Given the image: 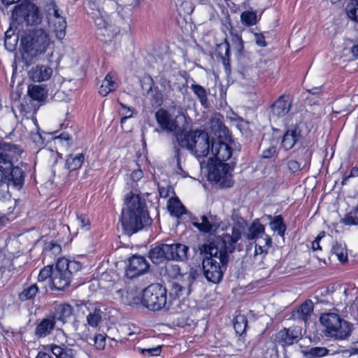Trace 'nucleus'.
I'll return each mask as SVG.
<instances>
[{"label": "nucleus", "mask_w": 358, "mask_h": 358, "mask_svg": "<svg viewBox=\"0 0 358 358\" xmlns=\"http://www.w3.org/2000/svg\"><path fill=\"white\" fill-rule=\"evenodd\" d=\"M241 238L238 229H231V233H227L217 238L209 244L201 246V252L209 255L203 259L202 266L206 278L211 282L217 283L222 278L223 267L229 261V255L235 249V243Z\"/></svg>", "instance_id": "obj_1"}, {"label": "nucleus", "mask_w": 358, "mask_h": 358, "mask_svg": "<svg viewBox=\"0 0 358 358\" xmlns=\"http://www.w3.org/2000/svg\"><path fill=\"white\" fill-rule=\"evenodd\" d=\"M121 223L124 230L133 234L150 224L145 204L138 194L129 192L124 199L122 207Z\"/></svg>", "instance_id": "obj_2"}, {"label": "nucleus", "mask_w": 358, "mask_h": 358, "mask_svg": "<svg viewBox=\"0 0 358 358\" xmlns=\"http://www.w3.org/2000/svg\"><path fill=\"white\" fill-rule=\"evenodd\" d=\"M52 44L48 30L43 27L29 29L20 38L22 55L25 59L41 57L52 49Z\"/></svg>", "instance_id": "obj_3"}, {"label": "nucleus", "mask_w": 358, "mask_h": 358, "mask_svg": "<svg viewBox=\"0 0 358 358\" xmlns=\"http://www.w3.org/2000/svg\"><path fill=\"white\" fill-rule=\"evenodd\" d=\"M176 141L180 147L189 150L197 158L210 154L211 143L206 132L196 130L178 133Z\"/></svg>", "instance_id": "obj_4"}, {"label": "nucleus", "mask_w": 358, "mask_h": 358, "mask_svg": "<svg viewBox=\"0 0 358 358\" xmlns=\"http://www.w3.org/2000/svg\"><path fill=\"white\" fill-rule=\"evenodd\" d=\"M189 248L183 244H162L156 246L150 251V258L155 264L164 260H175L183 262L188 258Z\"/></svg>", "instance_id": "obj_5"}, {"label": "nucleus", "mask_w": 358, "mask_h": 358, "mask_svg": "<svg viewBox=\"0 0 358 358\" xmlns=\"http://www.w3.org/2000/svg\"><path fill=\"white\" fill-rule=\"evenodd\" d=\"M320 321L325 328V334L330 337L343 340L351 334L352 325L336 313H324L320 316Z\"/></svg>", "instance_id": "obj_6"}, {"label": "nucleus", "mask_w": 358, "mask_h": 358, "mask_svg": "<svg viewBox=\"0 0 358 358\" xmlns=\"http://www.w3.org/2000/svg\"><path fill=\"white\" fill-rule=\"evenodd\" d=\"M13 25L25 23L27 26H37L43 20V15L34 3L27 1L16 6L12 13Z\"/></svg>", "instance_id": "obj_7"}, {"label": "nucleus", "mask_w": 358, "mask_h": 358, "mask_svg": "<svg viewBox=\"0 0 358 358\" xmlns=\"http://www.w3.org/2000/svg\"><path fill=\"white\" fill-rule=\"evenodd\" d=\"M155 117L162 129L174 132L176 136L178 133L185 132L187 129V119L182 112L173 115L166 110L159 109L156 112Z\"/></svg>", "instance_id": "obj_8"}, {"label": "nucleus", "mask_w": 358, "mask_h": 358, "mask_svg": "<svg viewBox=\"0 0 358 358\" xmlns=\"http://www.w3.org/2000/svg\"><path fill=\"white\" fill-rule=\"evenodd\" d=\"M166 289L159 284L146 287L142 293L141 303L152 310H159L166 304Z\"/></svg>", "instance_id": "obj_9"}, {"label": "nucleus", "mask_w": 358, "mask_h": 358, "mask_svg": "<svg viewBox=\"0 0 358 358\" xmlns=\"http://www.w3.org/2000/svg\"><path fill=\"white\" fill-rule=\"evenodd\" d=\"M208 169L209 180L214 181L223 187H229L233 185L231 169L229 164L215 162L213 158H209Z\"/></svg>", "instance_id": "obj_10"}, {"label": "nucleus", "mask_w": 358, "mask_h": 358, "mask_svg": "<svg viewBox=\"0 0 358 358\" xmlns=\"http://www.w3.org/2000/svg\"><path fill=\"white\" fill-rule=\"evenodd\" d=\"M21 150L17 145L3 143L0 144V188L6 185L5 170L10 169L12 161L17 159Z\"/></svg>", "instance_id": "obj_11"}, {"label": "nucleus", "mask_w": 358, "mask_h": 358, "mask_svg": "<svg viewBox=\"0 0 358 358\" xmlns=\"http://www.w3.org/2000/svg\"><path fill=\"white\" fill-rule=\"evenodd\" d=\"M48 25L57 39L62 41L66 36V18L59 13L55 4L51 3L48 9Z\"/></svg>", "instance_id": "obj_12"}, {"label": "nucleus", "mask_w": 358, "mask_h": 358, "mask_svg": "<svg viewBox=\"0 0 358 358\" xmlns=\"http://www.w3.org/2000/svg\"><path fill=\"white\" fill-rule=\"evenodd\" d=\"M66 261L58 259L51 273V288L57 290H64L71 282V273L66 271Z\"/></svg>", "instance_id": "obj_13"}, {"label": "nucleus", "mask_w": 358, "mask_h": 358, "mask_svg": "<svg viewBox=\"0 0 358 358\" xmlns=\"http://www.w3.org/2000/svg\"><path fill=\"white\" fill-rule=\"evenodd\" d=\"M196 279V272L191 269L189 272L183 273L181 279L173 283L171 293L177 298L184 299L191 292V287Z\"/></svg>", "instance_id": "obj_14"}, {"label": "nucleus", "mask_w": 358, "mask_h": 358, "mask_svg": "<svg viewBox=\"0 0 358 358\" xmlns=\"http://www.w3.org/2000/svg\"><path fill=\"white\" fill-rule=\"evenodd\" d=\"M103 0H90V6L92 12L90 13L92 17L94 19L96 26L99 29H105L108 36H110V24L108 22V15L100 8Z\"/></svg>", "instance_id": "obj_15"}, {"label": "nucleus", "mask_w": 358, "mask_h": 358, "mask_svg": "<svg viewBox=\"0 0 358 358\" xmlns=\"http://www.w3.org/2000/svg\"><path fill=\"white\" fill-rule=\"evenodd\" d=\"M80 306H84L87 310L86 321L90 327H98L106 318V313L103 311L100 303H82Z\"/></svg>", "instance_id": "obj_16"}, {"label": "nucleus", "mask_w": 358, "mask_h": 358, "mask_svg": "<svg viewBox=\"0 0 358 358\" xmlns=\"http://www.w3.org/2000/svg\"><path fill=\"white\" fill-rule=\"evenodd\" d=\"M149 264L147 260L141 256L134 255L129 260L126 273L130 278H135L148 271Z\"/></svg>", "instance_id": "obj_17"}, {"label": "nucleus", "mask_w": 358, "mask_h": 358, "mask_svg": "<svg viewBox=\"0 0 358 358\" xmlns=\"http://www.w3.org/2000/svg\"><path fill=\"white\" fill-rule=\"evenodd\" d=\"M231 149L225 143L221 141H212L210 155L214 161L224 162L228 160L231 156Z\"/></svg>", "instance_id": "obj_18"}, {"label": "nucleus", "mask_w": 358, "mask_h": 358, "mask_svg": "<svg viewBox=\"0 0 358 358\" xmlns=\"http://www.w3.org/2000/svg\"><path fill=\"white\" fill-rule=\"evenodd\" d=\"M53 74V69L48 65L38 64L28 71V77L36 83L49 80Z\"/></svg>", "instance_id": "obj_19"}, {"label": "nucleus", "mask_w": 358, "mask_h": 358, "mask_svg": "<svg viewBox=\"0 0 358 358\" xmlns=\"http://www.w3.org/2000/svg\"><path fill=\"white\" fill-rule=\"evenodd\" d=\"M301 337V328L292 327L279 331L276 336V340L282 345H289L297 342Z\"/></svg>", "instance_id": "obj_20"}, {"label": "nucleus", "mask_w": 358, "mask_h": 358, "mask_svg": "<svg viewBox=\"0 0 358 358\" xmlns=\"http://www.w3.org/2000/svg\"><path fill=\"white\" fill-rule=\"evenodd\" d=\"M301 138V129L297 124L289 126L284 134L281 141L282 147L289 150L292 149Z\"/></svg>", "instance_id": "obj_21"}, {"label": "nucleus", "mask_w": 358, "mask_h": 358, "mask_svg": "<svg viewBox=\"0 0 358 358\" xmlns=\"http://www.w3.org/2000/svg\"><path fill=\"white\" fill-rule=\"evenodd\" d=\"M5 176L6 177V185H13L19 189L21 187L23 181V172L18 167H13V165L10 169H6Z\"/></svg>", "instance_id": "obj_22"}, {"label": "nucleus", "mask_w": 358, "mask_h": 358, "mask_svg": "<svg viewBox=\"0 0 358 358\" xmlns=\"http://www.w3.org/2000/svg\"><path fill=\"white\" fill-rule=\"evenodd\" d=\"M272 244L271 238L268 235L255 238V257L262 259L268 253Z\"/></svg>", "instance_id": "obj_23"}, {"label": "nucleus", "mask_w": 358, "mask_h": 358, "mask_svg": "<svg viewBox=\"0 0 358 358\" xmlns=\"http://www.w3.org/2000/svg\"><path fill=\"white\" fill-rule=\"evenodd\" d=\"M44 350L51 352L56 358H75L76 357L75 350L66 345L50 344L45 346Z\"/></svg>", "instance_id": "obj_24"}, {"label": "nucleus", "mask_w": 358, "mask_h": 358, "mask_svg": "<svg viewBox=\"0 0 358 358\" xmlns=\"http://www.w3.org/2000/svg\"><path fill=\"white\" fill-rule=\"evenodd\" d=\"M290 106L289 101L286 99L285 96H280L271 107L272 115L278 117H282L289 111Z\"/></svg>", "instance_id": "obj_25"}, {"label": "nucleus", "mask_w": 358, "mask_h": 358, "mask_svg": "<svg viewBox=\"0 0 358 358\" xmlns=\"http://www.w3.org/2000/svg\"><path fill=\"white\" fill-rule=\"evenodd\" d=\"M136 292L131 289L129 290L120 289L116 292V294L122 303L131 306L141 303L142 296H136Z\"/></svg>", "instance_id": "obj_26"}, {"label": "nucleus", "mask_w": 358, "mask_h": 358, "mask_svg": "<svg viewBox=\"0 0 358 358\" xmlns=\"http://www.w3.org/2000/svg\"><path fill=\"white\" fill-rule=\"evenodd\" d=\"M117 87L118 83L115 75L108 73L106 76L104 80L102 81L99 93L101 96H105L110 92L116 90Z\"/></svg>", "instance_id": "obj_27"}, {"label": "nucleus", "mask_w": 358, "mask_h": 358, "mask_svg": "<svg viewBox=\"0 0 358 358\" xmlns=\"http://www.w3.org/2000/svg\"><path fill=\"white\" fill-rule=\"evenodd\" d=\"M73 315L72 307L66 303L59 304L56 306L53 315V319L55 320L61 321L63 324L65 323Z\"/></svg>", "instance_id": "obj_28"}, {"label": "nucleus", "mask_w": 358, "mask_h": 358, "mask_svg": "<svg viewBox=\"0 0 358 358\" xmlns=\"http://www.w3.org/2000/svg\"><path fill=\"white\" fill-rule=\"evenodd\" d=\"M27 93L31 99L37 101H43L48 96V89L43 85H29L28 86Z\"/></svg>", "instance_id": "obj_29"}, {"label": "nucleus", "mask_w": 358, "mask_h": 358, "mask_svg": "<svg viewBox=\"0 0 358 358\" xmlns=\"http://www.w3.org/2000/svg\"><path fill=\"white\" fill-rule=\"evenodd\" d=\"M55 321L53 318H45L37 325L35 329L36 335L39 338L47 336L54 329Z\"/></svg>", "instance_id": "obj_30"}, {"label": "nucleus", "mask_w": 358, "mask_h": 358, "mask_svg": "<svg viewBox=\"0 0 358 358\" xmlns=\"http://www.w3.org/2000/svg\"><path fill=\"white\" fill-rule=\"evenodd\" d=\"M266 217L270 220V227L273 232H277L280 236H284L286 227L283 223V220L281 216L272 217L271 215H266Z\"/></svg>", "instance_id": "obj_31"}, {"label": "nucleus", "mask_w": 358, "mask_h": 358, "mask_svg": "<svg viewBox=\"0 0 358 358\" xmlns=\"http://www.w3.org/2000/svg\"><path fill=\"white\" fill-rule=\"evenodd\" d=\"M167 208L171 215L179 217L185 213V208L177 198L169 199Z\"/></svg>", "instance_id": "obj_32"}, {"label": "nucleus", "mask_w": 358, "mask_h": 358, "mask_svg": "<svg viewBox=\"0 0 358 358\" xmlns=\"http://www.w3.org/2000/svg\"><path fill=\"white\" fill-rule=\"evenodd\" d=\"M313 311V303L311 301H305L297 310V317L307 322Z\"/></svg>", "instance_id": "obj_33"}, {"label": "nucleus", "mask_w": 358, "mask_h": 358, "mask_svg": "<svg viewBox=\"0 0 358 358\" xmlns=\"http://www.w3.org/2000/svg\"><path fill=\"white\" fill-rule=\"evenodd\" d=\"M38 292V287L36 284L24 286L22 291L19 294L18 298L22 301L34 299Z\"/></svg>", "instance_id": "obj_34"}, {"label": "nucleus", "mask_w": 358, "mask_h": 358, "mask_svg": "<svg viewBox=\"0 0 358 358\" xmlns=\"http://www.w3.org/2000/svg\"><path fill=\"white\" fill-rule=\"evenodd\" d=\"M84 161V155L83 154H77L76 155H71L68 156L66 160V166L70 171H74L81 167Z\"/></svg>", "instance_id": "obj_35"}, {"label": "nucleus", "mask_w": 358, "mask_h": 358, "mask_svg": "<svg viewBox=\"0 0 358 358\" xmlns=\"http://www.w3.org/2000/svg\"><path fill=\"white\" fill-rule=\"evenodd\" d=\"M264 231V226L259 221H255L249 228L248 238L249 239H255L264 236V235H266Z\"/></svg>", "instance_id": "obj_36"}, {"label": "nucleus", "mask_w": 358, "mask_h": 358, "mask_svg": "<svg viewBox=\"0 0 358 358\" xmlns=\"http://www.w3.org/2000/svg\"><path fill=\"white\" fill-rule=\"evenodd\" d=\"M248 320L244 315H238L234 319V327L236 333L243 334L247 327Z\"/></svg>", "instance_id": "obj_37"}, {"label": "nucleus", "mask_w": 358, "mask_h": 358, "mask_svg": "<svg viewBox=\"0 0 358 358\" xmlns=\"http://www.w3.org/2000/svg\"><path fill=\"white\" fill-rule=\"evenodd\" d=\"M332 255H334L341 262H345L348 259L347 251L341 243H336L331 249Z\"/></svg>", "instance_id": "obj_38"}, {"label": "nucleus", "mask_w": 358, "mask_h": 358, "mask_svg": "<svg viewBox=\"0 0 358 358\" xmlns=\"http://www.w3.org/2000/svg\"><path fill=\"white\" fill-rule=\"evenodd\" d=\"M346 13L350 20L358 22V0H350L346 7Z\"/></svg>", "instance_id": "obj_39"}, {"label": "nucleus", "mask_w": 358, "mask_h": 358, "mask_svg": "<svg viewBox=\"0 0 358 358\" xmlns=\"http://www.w3.org/2000/svg\"><path fill=\"white\" fill-rule=\"evenodd\" d=\"M328 353L329 350L323 347L311 348L304 352L307 358H320L327 355Z\"/></svg>", "instance_id": "obj_40"}, {"label": "nucleus", "mask_w": 358, "mask_h": 358, "mask_svg": "<svg viewBox=\"0 0 358 358\" xmlns=\"http://www.w3.org/2000/svg\"><path fill=\"white\" fill-rule=\"evenodd\" d=\"M201 222H194V225L199 229V231L203 232H210L212 231L215 230V227L214 224H211L208 219L206 216H203L201 218Z\"/></svg>", "instance_id": "obj_41"}, {"label": "nucleus", "mask_w": 358, "mask_h": 358, "mask_svg": "<svg viewBox=\"0 0 358 358\" xmlns=\"http://www.w3.org/2000/svg\"><path fill=\"white\" fill-rule=\"evenodd\" d=\"M241 20L243 24L246 26H252L257 23V14L252 11H244L241 15Z\"/></svg>", "instance_id": "obj_42"}, {"label": "nucleus", "mask_w": 358, "mask_h": 358, "mask_svg": "<svg viewBox=\"0 0 358 358\" xmlns=\"http://www.w3.org/2000/svg\"><path fill=\"white\" fill-rule=\"evenodd\" d=\"M190 88L197 96L201 104L204 105L207 101V94L206 90L202 86L196 84H192Z\"/></svg>", "instance_id": "obj_43"}, {"label": "nucleus", "mask_w": 358, "mask_h": 358, "mask_svg": "<svg viewBox=\"0 0 358 358\" xmlns=\"http://www.w3.org/2000/svg\"><path fill=\"white\" fill-rule=\"evenodd\" d=\"M343 222L347 225L358 224V203L356 208L343 219Z\"/></svg>", "instance_id": "obj_44"}, {"label": "nucleus", "mask_w": 358, "mask_h": 358, "mask_svg": "<svg viewBox=\"0 0 358 358\" xmlns=\"http://www.w3.org/2000/svg\"><path fill=\"white\" fill-rule=\"evenodd\" d=\"M231 41L233 48L238 52L241 53L243 50V41L241 37L237 34L231 32Z\"/></svg>", "instance_id": "obj_45"}, {"label": "nucleus", "mask_w": 358, "mask_h": 358, "mask_svg": "<svg viewBox=\"0 0 358 358\" xmlns=\"http://www.w3.org/2000/svg\"><path fill=\"white\" fill-rule=\"evenodd\" d=\"M17 38H12L10 31H7L5 34V46L9 51H13L17 44Z\"/></svg>", "instance_id": "obj_46"}, {"label": "nucleus", "mask_w": 358, "mask_h": 358, "mask_svg": "<svg viewBox=\"0 0 358 358\" xmlns=\"http://www.w3.org/2000/svg\"><path fill=\"white\" fill-rule=\"evenodd\" d=\"M59 259H64L66 261V264H67L66 266V271H69L71 275L73 273L77 272L82 268V265L80 262L76 261H70L66 258H59Z\"/></svg>", "instance_id": "obj_47"}, {"label": "nucleus", "mask_w": 358, "mask_h": 358, "mask_svg": "<svg viewBox=\"0 0 358 358\" xmlns=\"http://www.w3.org/2000/svg\"><path fill=\"white\" fill-rule=\"evenodd\" d=\"M166 271L168 274L173 278L181 279V276L183 275L180 272V268L178 265L176 264H172L167 267Z\"/></svg>", "instance_id": "obj_48"}, {"label": "nucleus", "mask_w": 358, "mask_h": 358, "mask_svg": "<svg viewBox=\"0 0 358 358\" xmlns=\"http://www.w3.org/2000/svg\"><path fill=\"white\" fill-rule=\"evenodd\" d=\"M106 337L101 334H96L94 338V346L97 350H103L106 346Z\"/></svg>", "instance_id": "obj_49"}, {"label": "nucleus", "mask_w": 358, "mask_h": 358, "mask_svg": "<svg viewBox=\"0 0 358 358\" xmlns=\"http://www.w3.org/2000/svg\"><path fill=\"white\" fill-rule=\"evenodd\" d=\"M138 350L143 355L148 356H157L161 352V347L159 345L149 348H138Z\"/></svg>", "instance_id": "obj_50"}, {"label": "nucleus", "mask_w": 358, "mask_h": 358, "mask_svg": "<svg viewBox=\"0 0 358 358\" xmlns=\"http://www.w3.org/2000/svg\"><path fill=\"white\" fill-rule=\"evenodd\" d=\"M53 268L50 266H48L45 267L43 269L41 270L38 273V280L40 282H43L45 280L48 278L51 279V273Z\"/></svg>", "instance_id": "obj_51"}, {"label": "nucleus", "mask_w": 358, "mask_h": 358, "mask_svg": "<svg viewBox=\"0 0 358 358\" xmlns=\"http://www.w3.org/2000/svg\"><path fill=\"white\" fill-rule=\"evenodd\" d=\"M222 50L224 51V53L223 55H221L222 57L224 59H228L229 58V43L227 42V40H225L224 43H220V45H217V51L220 52V55L222 54L221 51Z\"/></svg>", "instance_id": "obj_52"}, {"label": "nucleus", "mask_w": 358, "mask_h": 358, "mask_svg": "<svg viewBox=\"0 0 358 358\" xmlns=\"http://www.w3.org/2000/svg\"><path fill=\"white\" fill-rule=\"evenodd\" d=\"M122 110L121 111V114L122 115V117L121 119L120 123L122 125L127 119L133 116L134 110L131 108L126 107L122 105Z\"/></svg>", "instance_id": "obj_53"}, {"label": "nucleus", "mask_w": 358, "mask_h": 358, "mask_svg": "<svg viewBox=\"0 0 358 358\" xmlns=\"http://www.w3.org/2000/svg\"><path fill=\"white\" fill-rule=\"evenodd\" d=\"M78 227L84 229L90 224L89 219L85 215H77L75 220Z\"/></svg>", "instance_id": "obj_54"}, {"label": "nucleus", "mask_w": 358, "mask_h": 358, "mask_svg": "<svg viewBox=\"0 0 358 358\" xmlns=\"http://www.w3.org/2000/svg\"><path fill=\"white\" fill-rule=\"evenodd\" d=\"M55 341L60 343L59 345H65L67 341V336L63 330L60 329L56 330Z\"/></svg>", "instance_id": "obj_55"}, {"label": "nucleus", "mask_w": 358, "mask_h": 358, "mask_svg": "<svg viewBox=\"0 0 358 358\" xmlns=\"http://www.w3.org/2000/svg\"><path fill=\"white\" fill-rule=\"evenodd\" d=\"M276 152V148L274 145H270L267 149L263 151L262 157L264 158L271 157Z\"/></svg>", "instance_id": "obj_56"}, {"label": "nucleus", "mask_w": 358, "mask_h": 358, "mask_svg": "<svg viewBox=\"0 0 358 358\" xmlns=\"http://www.w3.org/2000/svg\"><path fill=\"white\" fill-rule=\"evenodd\" d=\"M254 36H255V43L257 45L261 46V47H264L266 45V43L265 41V38L262 34L256 33L254 34Z\"/></svg>", "instance_id": "obj_57"}, {"label": "nucleus", "mask_w": 358, "mask_h": 358, "mask_svg": "<svg viewBox=\"0 0 358 358\" xmlns=\"http://www.w3.org/2000/svg\"><path fill=\"white\" fill-rule=\"evenodd\" d=\"M288 169L290 171L294 173L299 171L301 168L300 164L295 160H290L287 163Z\"/></svg>", "instance_id": "obj_58"}, {"label": "nucleus", "mask_w": 358, "mask_h": 358, "mask_svg": "<svg viewBox=\"0 0 358 358\" xmlns=\"http://www.w3.org/2000/svg\"><path fill=\"white\" fill-rule=\"evenodd\" d=\"M76 330L83 337H87L89 333V328L86 324L78 325Z\"/></svg>", "instance_id": "obj_59"}, {"label": "nucleus", "mask_w": 358, "mask_h": 358, "mask_svg": "<svg viewBox=\"0 0 358 358\" xmlns=\"http://www.w3.org/2000/svg\"><path fill=\"white\" fill-rule=\"evenodd\" d=\"M324 236V233H320L317 237L314 240L312 243V248L313 250H320V239Z\"/></svg>", "instance_id": "obj_60"}, {"label": "nucleus", "mask_w": 358, "mask_h": 358, "mask_svg": "<svg viewBox=\"0 0 358 358\" xmlns=\"http://www.w3.org/2000/svg\"><path fill=\"white\" fill-rule=\"evenodd\" d=\"M143 171L141 169L134 171L131 174V178L134 181H138L143 177Z\"/></svg>", "instance_id": "obj_61"}, {"label": "nucleus", "mask_w": 358, "mask_h": 358, "mask_svg": "<svg viewBox=\"0 0 358 358\" xmlns=\"http://www.w3.org/2000/svg\"><path fill=\"white\" fill-rule=\"evenodd\" d=\"M355 176H358V169H352L351 170L350 174L348 176L343 178V182H342L343 185L345 184L347 182L348 180L350 177H355Z\"/></svg>", "instance_id": "obj_62"}, {"label": "nucleus", "mask_w": 358, "mask_h": 358, "mask_svg": "<svg viewBox=\"0 0 358 358\" xmlns=\"http://www.w3.org/2000/svg\"><path fill=\"white\" fill-rule=\"evenodd\" d=\"M36 358H52V357L48 353V351H39Z\"/></svg>", "instance_id": "obj_63"}, {"label": "nucleus", "mask_w": 358, "mask_h": 358, "mask_svg": "<svg viewBox=\"0 0 358 358\" xmlns=\"http://www.w3.org/2000/svg\"><path fill=\"white\" fill-rule=\"evenodd\" d=\"M351 52L354 57L358 58V43L352 47Z\"/></svg>", "instance_id": "obj_64"}]
</instances>
